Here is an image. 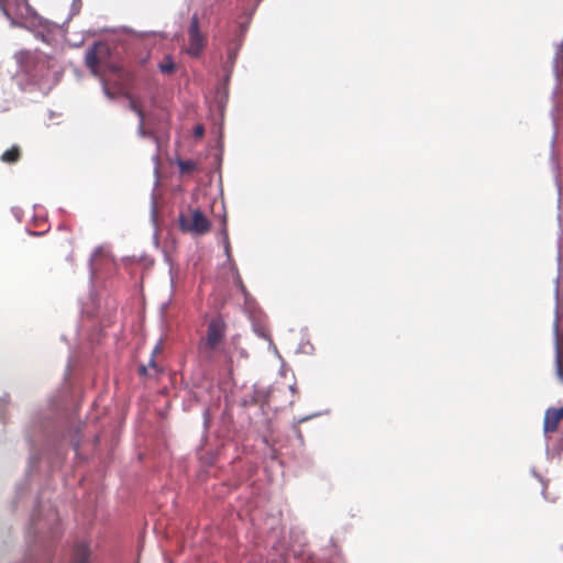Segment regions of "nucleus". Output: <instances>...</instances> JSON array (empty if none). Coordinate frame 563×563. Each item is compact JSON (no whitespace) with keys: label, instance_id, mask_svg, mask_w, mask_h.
<instances>
[{"label":"nucleus","instance_id":"20","mask_svg":"<svg viewBox=\"0 0 563 563\" xmlns=\"http://www.w3.org/2000/svg\"><path fill=\"white\" fill-rule=\"evenodd\" d=\"M162 351V346L161 344H157L154 349H153V352H152V356H156L158 353H161Z\"/></svg>","mask_w":563,"mask_h":563},{"label":"nucleus","instance_id":"15","mask_svg":"<svg viewBox=\"0 0 563 563\" xmlns=\"http://www.w3.org/2000/svg\"><path fill=\"white\" fill-rule=\"evenodd\" d=\"M146 366L151 369V372H153L155 376L162 372V368L157 365L154 356H151V360Z\"/></svg>","mask_w":563,"mask_h":563},{"label":"nucleus","instance_id":"11","mask_svg":"<svg viewBox=\"0 0 563 563\" xmlns=\"http://www.w3.org/2000/svg\"><path fill=\"white\" fill-rule=\"evenodd\" d=\"M555 347V375L563 382V341H554Z\"/></svg>","mask_w":563,"mask_h":563},{"label":"nucleus","instance_id":"9","mask_svg":"<svg viewBox=\"0 0 563 563\" xmlns=\"http://www.w3.org/2000/svg\"><path fill=\"white\" fill-rule=\"evenodd\" d=\"M90 551L87 544L78 543L74 548L71 563H89Z\"/></svg>","mask_w":563,"mask_h":563},{"label":"nucleus","instance_id":"21","mask_svg":"<svg viewBox=\"0 0 563 563\" xmlns=\"http://www.w3.org/2000/svg\"><path fill=\"white\" fill-rule=\"evenodd\" d=\"M106 95H108L110 98H112V96L109 93V91L106 89Z\"/></svg>","mask_w":563,"mask_h":563},{"label":"nucleus","instance_id":"16","mask_svg":"<svg viewBox=\"0 0 563 563\" xmlns=\"http://www.w3.org/2000/svg\"><path fill=\"white\" fill-rule=\"evenodd\" d=\"M113 33H118L121 35H136L131 29L129 27H121L120 30H113ZM140 35H147L146 33H141Z\"/></svg>","mask_w":563,"mask_h":563},{"label":"nucleus","instance_id":"14","mask_svg":"<svg viewBox=\"0 0 563 563\" xmlns=\"http://www.w3.org/2000/svg\"><path fill=\"white\" fill-rule=\"evenodd\" d=\"M178 167L181 174H189L197 168V164L192 161H178Z\"/></svg>","mask_w":563,"mask_h":563},{"label":"nucleus","instance_id":"3","mask_svg":"<svg viewBox=\"0 0 563 563\" xmlns=\"http://www.w3.org/2000/svg\"><path fill=\"white\" fill-rule=\"evenodd\" d=\"M179 229L192 235H205L211 229L210 220L199 209L181 212L178 218Z\"/></svg>","mask_w":563,"mask_h":563},{"label":"nucleus","instance_id":"10","mask_svg":"<svg viewBox=\"0 0 563 563\" xmlns=\"http://www.w3.org/2000/svg\"><path fill=\"white\" fill-rule=\"evenodd\" d=\"M206 37H189V43L185 44L186 52L191 56H198L206 46Z\"/></svg>","mask_w":563,"mask_h":563},{"label":"nucleus","instance_id":"2","mask_svg":"<svg viewBox=\"0 0 563 563\" xmlns=\"http://www.w3.org/2000/svg\"><path fill=\"white\" fill-rule=\"evenodd\" d=\"M558 262L560 274L556 277V306L553 322V334L554 341H563V232L559 240Z\"/></svg>","mask_w":563,"mask_h":563},{"label":"nucleus","instance_id":"22","mask_svg":"<svg viewBox=\"0 0 563 563\" xmlns=\"http://www.w3.org/2000/svg\"><path fill=\"white\" fill-rule=\"evenodd\" d=\"M559 450H563V439H562V445L559 448Z\"/></svg>","mask_w":563,"mask_h":563},{"label":"nucleus","instance_id":"5","mask_svg":"<svg viewBox=\"0 0 563 563\" xmlns=\"http://www.w3.org/2000/svg\"><path fill=\"white\" fill-rule=\"evenodd\" d=\"M110 46L106 41H98L86 54V65L95 74L101 65H109Z\"/></svg>","mask_w":563,"mask_h":563},{"label":"nucleus","instance_id":"13","mask_svg":"<svg viewBox=\"0 0 563 563\" xmlns=\"http://www.w3.org/2000/svg\"><path fill=\"white\" fill-rule=\"evenodd\" d=\"M158 68L163 74L169 75L175 70V63L172 57L167 55L163 62L159 63Z\"/></svg>","mask_w":563,"mask_h":563},{"label":"nucleus","instance_id":"18","mask_svg":"<svg viewBox=\"0 0 563 563\" xmlns=\"http://www.w3.org/2000/svg\"><path fill=\"white\" fill-rule=\"evenodd\" d=\"M139 374L141 376H146V377H154L155 375L153 374V372H151V369L146 366V365H141L140 368H139Z\"/></svg>","mask_w":563,"mask_h":563},{"label":"nucleus","instance_id":"4","mask_svg":"<svg viewBox=\"0 0 563 563\" xmlns=\"http://www.w3.org/2000/svg\"><path fill=\"white\" fill-rule=\"evenodd\" d=\"M554 71L558 84L553 92L552 115L556 125L560 120H563V44L560 45L556 53Z\"/></svg>","mask_w":563,"mask_h":563},{"label":"nucleus","instance_id":"19","mask_svg":"<svg viewBox=\"0 0 563 563\" xmlns=\"http://www.w3.org/2000/svg\"><path fill=\"white\" fill-rule=\"evenodd\" d=\"M205 133V129L202 125H197L195 129V135L196 136H202Z\"/></svg>","mask_w":563,"mask_h":563},{"label":"nucleus","instance_id":"7","mask_svg":"<svg viewBox=\"0 0 563 563\" xmlns=\"http://www.w3.org/2000/svg\"><path fill=\"white\" fill-rule=\"evenodd\" d=\"M563 420V407L549 408L544 413L543 431L544 434L551 440V433L558 430L559 423Z\"/></svg>","mask_w":563,"mask_h":563},{"label":"nucleus","instance_id":"17","mask_svg":"<svg viewBox=\"0 0 563 563\" xmlns=\"http://www.w3.org/2000/svg\"><path fill=\"white\" fill-rule=\"evenodd\" d=\"M189 35H199L198 34V19L196 16L192 18L190 29H189Z\"/></svg>","mask_w":563,"mask_h":563},{"label":"nucleus","instance_id":"12","mask_svg":"<svg viewBox=\"0 0 563 563\" xmlns=\"http://www.w3.org/2000/svg\"><path fill=\"white\" fill-rule=\"evenodd\" d=\"M21 157V148L18 145H13L1 155V161L7 164H14Z\"/></svg>","mask_w":563,"mask_h":563},{"label":"nucleus","instance_id":"8","mask_svg":"<svg viewBox=\"0 0 563 563\" xmlns=\"http://www.w3.org/2000/svg\"><path fill=\"white\" fill-rule=\"evenodd\" d=\"M126 98L129 99V107L130 109L135 112L140 119V123H139V133L141 135H145V130H144V125H145V113L143 111V109L141 108V104L139 102L137 99H135L132 95H126Z\"/></svg>","mask_w":563,"mask_h":563},{"label":"nucleus","instance_id":"1","mask_svg":"<svg viewBox=\"0 0 563 563\" xmlns=\"http://www.w3.org/2000/svg\"><path fill=\"white\" fill-rule=\"evenodd\" d=\"M227 333V324L222 317L212 318L207 325L206 335L202 336L197 345L201 357L207 361L213 360L216 351L223 342Z\"/></svg>","mask_w":563,"mask_h":563},{"label":"nucleus","instance_id":"6","mask_svg":"<svg viewBox=\"0 0 563 563\" xmlns=\"http://www.w3.org/2000/svg\"><path fill=\"white\" fill-rule=\"evenodd\" d=\"M30 23L31 31L35 33V35H58L65 32L63 25L41 16H34Z\"/></svg>","mask_w":563,"mask_h":563}]
</instances>
